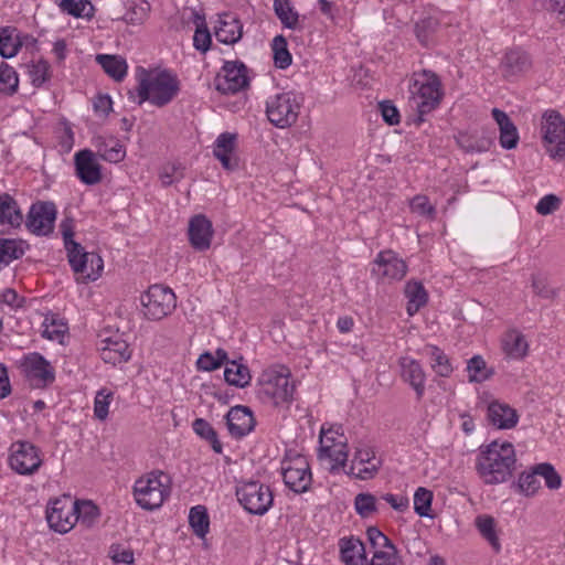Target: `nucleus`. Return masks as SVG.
Returning a JSON list of instances; mask_svg holds the SVG:
<instances>
[{"mask_svg":"<svg viewBox=\"0 0 565 565\" xmlns=\"http://www.w3.org/2000/svg\"><path fill=\"white\" fill-rule=\"evenodd\" d=\"M457 145L468 153L486 152L493 143L492 135L486 130L481 131H459L455 136Z\"/></svg>","mask_w":565,"mask_h":565,"instance_id":"obj_25","label":"nucleus"},{"mask_svg":"<svg viewBox=\"0 0 565 565\" xmlns=\"http://www.w3.org/2000/svg\"><path fill=\"white\" fill-rule=\"evenodd\" d=\"M409 93L416 104L419 121H424V116L439 106L444 96L440 78L428 70L415 74Z\"/></svg>","mask_w":565,"mask_h":565,"instance_id":"obj_4","label":"nucleus"},{"mask_svg":"<svg viewBox=\"0 0 565 565\" xmlns=\"http://www.w3.org/2000/svg\"><path fill=\"white\" fill-rule=\"evenodd\" d=\"M426 354L430 358V365L434 372L443 377H448L454 369L447 354L436 345H427Z\"/></svg>","mask_w":565,"mask_h":565,"instance_id":"obj_40","label":"nucleus"},{"mask_svg":"<svg viewBox=\"0 0 565 565\" xmlns=\"http://www.w3.org/2000/svg\"><path fill=\"white\" fill-rule=\"evenodd\" d=\"M19 87L18 73L8 63L0 62V94L11 96Z\"/></svg>","mask_w":565,"mask_h":565,"instance_id":"obj_47","label":"nucleus"},{"mask_svg":"<svg viewBox=\"0 0 565 565\" xmlns=\"http://www.w3.org/2000/svg\"><path fill=\"white\" fill-rule=\"evenodd\" d=\"M488 419L499 429H510L516 425L518 414L507 404L492 402L488 406Z\"/></svg>","mask_w":565,"mask_h":565,"instance_id":"obj_32","label":"nucleus"},{"mask_svg":"<svg viewBox=\"0 0 565 565\" xmlns=\"http://www.w3.org/2000/svg\"><path fill=\"white\" fill-rule=\"evenodd\" d=\"M225 418L228 433L236 439L248 435L256 425L253 412L249 407L243 405L232 407Z\"/></svg>","mask_w":565,"mask_h":565,"instance_id":"obj_21","label":"nucleus"},{"mask_svg":"<svg viewBox=\"0 0 565 565\" xmlns=\"http://www.w3.org/2000/svg\"><path fill=\"white\" fill-rule=\"evenodd\" d=\"M224 379L230 385L243 388L249 385L252 376L247 365L233 360L225 366Z\"/></svg>","mask_w":565,"mask_h":565,"instance_id":"obj_38","label":"nucleus"},{"mask_svg":"<svg viewBox=\"0 0 565 565\" xmlns=\"http://www.w3.org/2000/svg\"><path fill=\"white\" fill-rule=\"evenodd\" d=\"M532 66V61L526 52L521 49L508 51L500 64L502 75L505 78L516 77L527 72Z\"/></svg>","mask_w":565,"mask_h":565,"instance_id":"obj_23","label":"nucleus"},{"mask_svg":"<svg viewBox=\"0 0 565 565\" xmlns=\"http://www.w3.org/2000/svg\"><path fill=\"white\" fill-rule=\"evenodd\" d=\"M301 99L294 92H282L268 97L266 115L268 120L277 128L291 127L298 119Z\"/></svg>","mask_w":565,"mask_h":565,"instance_id":"obj_5","label":"nucleus"},{"mask_svg":"<svg viewBox=\"0 0 565 565\" xmlns=\"http://www.w3.org/2000/svg\"><path fill=\"white\" fill-rule=\"evenodd\" d=\"M189 523L198 536L204 537L209 532L210 526L206 508L204 505H195L191 508L189 513Z\"/></svg>","mask_w":565,"mask_h":565,"instance_id":"obj_48","label":"nucleus"},{"mask_svg":"<svg viewBox=\"0 0 565 565\" xmlns=\"http://www.w3.org/2000/svg\"><path fill=\"white\" fill-rule=\"evenodd\" d=\"M192 428L198 436L211 445L214 452L222 454L223 445L218 439L216 430L207 420L203 418H196L192 423Z\"/></svg>","mask_w":565,"mask_h":565,"instance_id":"obj_43","label":"nucleus"},{"mask_svg":"<svg viewBox=\"0 0 565 565\" xmlns=\"http://www.w3.org/2000/svg\"><path fill=\"white\" fill-rule=\"evenodd\" d=\"M284 483L297 494L305 493L310 489L312 475L310 466L305 457H297L284 463Z\"/></svg>","mask_w":565,"mask_h":565,"instance_id":"obj_17","label":"nucleus"},{"mask_svg":"<svg viewBox=\"0 0 565 565\" xmlns=\"http://www.w3.org/2000/svg\"><path fill=\"white\" fill-rule=\"evenodd\" d=\"M75 174L86 185H95L103 179L102 166L90 149H82L74 154Z\"/></svg>","mask_w":565,"mask_h":565,"instance_id":"obj_20","label":"nucleus"},{"mask_svg":"<svg viewBox=\"0 0 565 565\" xmlns=\"http://www.w3.org/2000/svg\"><path fill=\"white\" fill-rule=\"evenodd\" d=\"M289 373L266 372L262 375L259 394L275 406L289 404L294 399L295 385Z\"/></svg>","mask_w":565,"mask_h":565,"instance_id":"obj_10","label":"nucleus"},{"mask_svg":"<svg viewBox=\"0 0 565 565\" xmlns=\"http://www.w3.org/2000/svg\"><path fill=\"white\" fill-rule=\"evenodd\" d=\"M333 430L324 433L321 430L320 436V448L318 451V458L320 460L329 459L331 461L330 472H338L341 468H345L349 450L348 441L344 438L335 440Z\"/></svg>","mask_w":565,"mask_h":565,"instance_id":"obj_16","label":"nucleus"},{"mask_svg":"<svg viewBox=\"0 0 565 565\" xmlns=\"http://www.w3.org/2000/svg\"><path fill=\"white\" fill-rule=\"evenodd\" d=\"M433 501V492L419 487L414 494V510L419 516H430L429 511Z\"/></svg>","mask_w":565,"mask_h":565,"instance_id":"obj_55","label":"nucleus"},{"mask_svg":"<svg viewBox=\"0 0 565 565\" xmlns=\"http://www.w3.org/2000/svg\"><path fill=\"white\" fill-rule=\"evenodd\" d=\"M356 513L365 519L377 511L376 497L369 492H362L354 498Z\"/></svg>","mask_w":565,"mask_h":565,"instance_id":"obj_53","label":"nucleus"},{"mask_svg":"<svg viewBox=\"0 0 565 565\" xmlns=\"http://www.w3.org/2000/svg\"><path fill=\"white\" fill-rule=\"evenodd\" d=\"M113 397L114 393L107 388H102L97 392L94 401V416L97 419L105 420L107 418Z\"/></svg>","mask_w":565,"mask_h":565,"instance_id":"obj_54","label":"nucleus"},{"mask_svg":"<svg viewBox=\"0 0 565 565\" xmlns=\"http://www.w3.org/2000/svg\"><path fill=\"white\" fill-rule=\"evenodd\" d=\"M511 487L516 492L525 497H533L541 488L537 475L534 473V466L530 467L529 470L521 472L518 480L514 481Z\"/></svg>","mask_w":565,"mask_h":565,"instance_id":"obj_42","label":"nucleus"},{"mask_svg":"<svg viewBox=\"0 0 565 565\" xmlns=\"http://www.w3.org/2000/svg\"><path fill=\"white\" fill-rule=\"evenodd\" d=\"M212 222L203 214L194 215L189 222V241L196 250H206L213 237Z\"/></svg>","mask_w":565,"mask_h":565,"instance_id":"obj_22","label":"nucleus"},{"mask_svg":"<svg viewBox=\"0 0 565 565\" xmlns=\"http://www.w3.org/2000/svg\"><path fill=\"white\" fill-rule=\"evenodd\" d=\"M23 223V214L17 200L9 193L0 194V224L19 228Z\"/></svg>","mask_w":565,"mask_h":565,"instance_id":"obj_33","label":"nucleus"},{"mask_svg":"<svg viewBox=\"0 0 565 565\" xmlns=\"http://www.w3.org/2000/svg\"><path fill=\"white\" fill-rule=\"evenodd\" d=\"M236 497L244 510L254 515H264L274 503L269 486L256 480L241 481L236 487Z\"/></svg>","mask_w":565,"mask_h":565,"instance_id":"obj_6","label":"nucleus"},{"mask_svg":"<svg viewBox=\"0 0 565 565\" xmlns=\"http://www.w3.org/2000/svg\"><path fill=\"white\" fill-rule=\"evenodd\" d=\"M60 228L70 266L78 275L77 281L88 282L97 280L104 269L103 258L96 253L86 252L79 243L74 241L72 220L63 221Z\"/></svg>","mask_w":565,"mask_h":565,"instance_id":"obj_2","label":"nucleus"},{"mask_svg":"<svg viewBox=\"0 0 565 565\" xmlns=\"http://www.w3.org/2000/svg\"><path fill=\"white\" fill-rule=\"evenodd\" d=\"M515 463L513 445L494 440L480 447L476 458V471L484 484L495 486L507 482L512 477Z\"/></svg>","mask_w":565,"mask_h":565,"instance_id":"obj_1","label":"nucleus"},{"mask_svg":"<svg viewBox=\"0 0 565 565\" xmlns=\"http://www.w3.org/2000/svg\"><path fill=\"white\" fill-rule=\"evenodd\" d=\"M150 9H151V6L148 1L137 0L128 7V9L124 15V20L127 23H130L134 25L142 24L146 21V19L148 18Z\"/></svg>","mask_w":565,"mask_h":565,"instance_id":"obj_49","label":"nucleus"},{"mask_svg":"<svg viewBox=\"0 0 565 565\" xmlns=\"http://www.w3.org/2000/svg\"><path fill=\"white\" fill-rule=\"evenodd\" d=\"M74 515L71 495H63L51 500L46 509L49 526L61 534H65L74 527L76 524Z\"/></svg>","mask_w":565,"mask_h":565,"instance_id":"obj_13","label":"nucleus"},{"mask_svg":"<svg viewBox=\"0 0 565 565\" xmlns=\"http://www.w3.org/2000/svg\"><path fill=\"white\" fill-rule=\"evenodd\" d=\"M382 499L398 512H404L405 510H407L409 504L408 499L403 495L385 493L382 495Z\"/></svg>","mask_w":565,"mask_h":565,"instance_id":"obj_64","label":"nucleus"},{"mask_svg":"<svg viewBox=\"0 0 565 565\" xmlns=\"http://www.w3.org/2000/svg\"><path fill=\"white\" fill-rule=\"evenodd\" d=\"M55 217L54 203L40 201L31 205L26 214L25 226L38 236L49 235L53 231Z\"/></svg>","mask_w":565,"mask_h":565,"instance_id":"obj_18","label":"nucleus"},{"mask_svg":"<svg viewBox=\"0 0 565 565\" xmlns=\"http://www.w3.org/2000/svg\"><path fill=\"white\" fill-rule=\"evenodd\" d=\"M467 371L469 373V382L475 383H482L494 374L492 369H488L481 355H475L468 361Z\"/></svg>","mask_w":565,"mask_h":565,"instance_id":"obj_46","label":"nucleus"},{"mask_svg":"<svg viewBox=\"0 0 565 565\" xmlns=\"http://www.w3.org/2000/svg\"><path fill=\"white\" fill-rule=\"evenodd\" d=\"M382 463L373 447L361 445L356 447L352 463L344 472L360 480H370L377 475Z\"/></svg>","mask_w":565,"mask_h":565,"instance_id":"obj_14","label":"nucleus"},{"mask_svg":"<svg viewBox=\"0 0 565 565\" xmlns=\"http://www.w3.org/2000/svg\"><path fill=\"white\" fill-rule=\"evenodd\" d=\"M561 203L562 201L557 195L546 194L537 202L535 211L540 215H550L559 209Z\"/></svg>","mask_w":565,"mask_h":565,"instance_id":"obj_59","label":"nucleus"},{"mask_svg":"<svg viewBox=\"0 0 565 565\" xmlns=\"http://www.w3.org/2000/svg\"><path fill=\"white\" fill-rule=\"evenodd\" d=\"M273 52H274V63L275 66L285 70L287 68L291 62V54L287 49V41L282 35H277L273 40Z\"/></svg>","mask_w":565,"mask_h":565,"instance_id":"obj_50","label":"nucleus"},{"mask_svg":"<svg viewBox=\"0 0 565 565\" xmlns=\"http://www.w3.org/2000/svg\"><path fill=\"white\" fill-rule=\"evenodd\" d=\"M193 23L195 24V32L193 35V46L202 52L205 53L210 50L212 44V38L211 33L209 31L205 15L201 14L196 11H193Z\"/></svg>","mask_w":565,"mask_h":565,"instance_id":"obj_39","label":"nucleus"},{"mask_svg":"<svg viewBox=\"0 0 565 565\" xmlns=\"http://www.w3.org/2000/svg\"><path fill=\"white\" fill-rule=\"evenodd\" d=\"M88 4V0H61L60 8L68 14L79 18L85 15L84 11Z\"/></svg>","mask_w":565,"mask_h":565,"instance_id":"obj_62","label":"nucleus"},{"mask_svg":"<svg viewBox=\"0 0 565 565\" xmlns=\"http://www.w3.org/2000/svg\"><path fill=\"white\" fill-rule=\"evenodd\" d=\"M492 117L499 126V142L503 149H514L519 142V132L516 126L509 118L507 113L499 108L492 109Z\"/></svg>","mask_w":565,"mask_h":565,"instance_id":"obj_30","label":"nucleus"},{"mask_svg":"<svg viewBox=\"0 0 565 565\" xmlns=\"http://www.w3.org/2000/svg\"><path fill=\"white\" fill-rule=\"evenodd\" d=\"M140 301L142 313L148 320H161L171 315L177 307V297L173 290L162 285H152L145 291Z\"/></svg>","mask_w":565,"mask_h":565,"instance_id":"obj_7","label":"nucleus"},{"mask_svg":"<svg viewBox=\"0 0 565 565\" xmlns=\"http://www.w3.org/2000/svg\"><path fill=\"white\" fill-rule=\"evenodd\" d=\"M136 92L138 105L148 100L157 107H163L171 103L180 92V82L177 75L166 70L154 75L143 71Z\"/></svg>","mask_w":565,"mask_h":565,"instance_id":"obj_3","label":"nucleus"},{"mask_svg":"<svg viewBox=\"0 0 565 565\" xmlns=\"http://www.w3.org/2000/svg\"><path fill=\"white\" fill-rule=\"evenodd\" d=\"M527 342L524 335L516 331H509L503 339L504 352L513 359H523L527 353Z\"/></svg>","mask_w":565,"mask_h":565,"instance_id":"obj_41","label":"nucleus"},{"mask_svg":"<svg viewBox=\"0 0 565 565\" xmlns=\"http://www.w3.org/2000/svg\"><path fill=\"white\" fill-rule=\"evenodd\" d=\"M28 247V244L22 239L0 238V270L13 260L21 258Z\"/></svg>","mask_w":565,"mask_h":565,"instance_id":"obj_36","label":"nucleus"},{"mask_svg":"<svg viewBox=\"0 0 565 565\" xmlns=\"http://www.w3.org/2000/svg\"><path fill=\"white\" fill-rule=\"evenodd\" d=\"M236 138L235 134L222 132L214 142L213 154L226 170L237 168V160L233 158L236 148Z\"/></svg>","mask_w":565,"mask_h":565,"instance_id":"obj_26","label":"nucleus"},{"mask_svg":"<svg viewBox=\"0 0 565 565\" xmlns=\"http://www.w3.org/2000/svg\"><path fill=\"white\" fill-rule=\"evenodd\" d=\"M405 297L407 298V313L414 316L428 301V294L424 285L418 280H409L405 285Z\"/></svg>","mask_w":565,"mask_h":565,"instance_id":"obj_34","label":"nucleus"},{"mask_svg":"<svg viewBox=\"0 0 565 565\" xmlns=\"http://www.w3.org/2000/svg\"><path fill=\"white\" fill-rule=\"evenodd\" d=\"M379 110L383 120L390 125L395 126L401 121V115L396 106L391 100H383L379 103Z\"/></svg>","mask_w":565,"mask_h":565,"instance_id":"obj_60","label":"nucleus"},{"mask_svg":"<svg viewBox=\"0 0 565 565\" xmlns=\"http://www.w3.org/2000/svg\"><path fill=\"white\" fill-rule=\"evenodd\" d=\"M96 61L99 63L105 73L117 82L124 79L127 74L128 66L126 60L121 56L99 54L96 56Z\"/></svg>","mask_w":565,"mask_h":565,"instance_id":"obj_37","label":"nucleus"},{"mask_svg":"<svg viewBox=\"0 0 565 565\" xmlns=\"http://www.w3.org/2000/svg\"><path fill=\"white\" fill-rule=\"evenodd\" d=\"M274 11L281 24L287 28L295 30L299 24V14L291 7L289 0H274Z\"/></svg>","mask_w":565,"mask_h":565,"instance_id":"obj_45","label":"nucleus"},{"mask_svg":"<svg viewBox=\"0 0 565 565\" xmlns=\"http://www.w3.org/2000/svg\"><path fill=\"white\" fill-rule=\"evenodd\" d=\"M35 42L30 35L21 36L18 29L13 26H4L0 29V56L2 58H11L19 53V50L26 42Z\"/></svg>","mask_w":565,"mask_h":565,"instance_id":"obj_29","label":"nucleus"},{"mask_svg":"<svg viewBox=\"0 0 565 565\" xmlns=\"http://www.w3.org/2000/svg\"><path fill=\"white\" fill-rule=\"evenodd\" d=\"M74 518L76 522L81 521L87 527L96 523L99 518V509L92 501L73 500Z\"/></svg>","mask_w":565,"mask_h":565,"instance_id":"obj_44","label":"nucleus"},{"mask_svg":"<svg viewBox=\"0 0 565 565\" xmlns=\"http://www.w3.org/2000/svg\"><path fill=\"white\" fill-rule=\"evenodd\" d=\"M243 24L238 18L232 13L220 15L218 25L215 26L216 40L224 44H234L242 39Z\"/></svg>","mask_w":565,"mask_h":565,"instance_id":"obj_27","label":"nucleus"},{"mask_svg":"<svg viewBox=\"0 0 565 565\" xmlns=\"http://www.w3.org/2000/svg\"><path fill=\"white\" fill-rule=\"evenodd\" d=\"M541 131L546 151L554 160L565 159V120L556 110H547L542 117Z\"/></svg>","mask_w":565,"mask_h":565,"instance_id":"obj_9","label":"nucleus"},{"mask_svg":"<svg viewBox=\"0 0 565 565\" xmlns=\"http://www.w3.org/2000/svg\"><path fill=\"white\" fill-rule=\"evenodd\" d=\"M341 561L345 565H366V553L363 542L354 536L339 541Z\"/></svg>","mask_w":565,"mask_h":565,"instance_id":"obj_31","label":"nucleus"},{"mask_svg":"<svg viewBox=\"0 0 565 565\" xmlns=\"http://www.w3.org/2000/svg\"><path fill=\"white\" fill-rule=\"evenodd\" d=\"M534 473H536L537 477H542L546 487L551 490H557L562 486V478L559 473L550 462H541L534 465Z\"/></svg>","mask_w":565,"mask_h":565,"instance_id":"obj_52","label":"nucleus"},{"mask_svg":"<svg viewBox=\"0 0 565 565\" xmlns=\"http://www.w3.org/2000/svg\"><path fill=\"white\" fill-rule=\"evenodd\" d=\"M497 521L489 514H479L475 519V526L480 535L491 545L495 553L501 551V543L498 536Z\"/></svg>","mask_w":565,"mask_h":565,"instance_id":"obj_35","label":"nucleus"},{"mask_svg":"<svg viewBox=\"0 0 565 565\" xmlns=\"http://www.w3.org/2000/svg\"><path fill=\"white\" fill-rule=\"evenodd\" d=\"M21 366L25 376L30 381H34L38 387H45L55 381L54 367L38 352L25 355Z\"/></svg>","mask_w":565,"mask_h":565,"instance_id":"obj_19","label":"nucleus"},{"mask_svg":"<svg viewBox=\"0 0 565 565\" xmlns=\"http://www.w3.org/2000/svg\"><path fill=\"white\" fill-rule=\"evenodd\" d=\"M371 273L379 280H401L407 273V265L395 252L385 249L372 262Z\"/></svg>","mask_w":565,"mask_h":565,"instance_id":"obj_15","label":"nucleus"},{"mask_svg":"<svg viewBox=\"0 0 565 565\" xmlns=\"http://www.w3.org/2000/svg\"><path fill=\"white\" fill-rule=\"evenodd\" d=\"M214 85L222 94H236L249 85L247 67L239 61H227L217 73Z\"/></svg>","mask_w":565,"mask_h":565,"instance_id":"obj_11","label":"nucleus"},{"mask_svg":"<svg viewBox=\"0 0 565 565\" xmlns=\"http://www.w3.org/2000/svg\"><path fill=\"white\" fill-rule=\"evenodd\" d=\"M411 210L420 216L434 218L436 215V209L429 203L426 195H416L411 201Z\"/></svg>","mask_w":565,"mask_h":565,"instance_id":"obj_58","label":"nucleus"},{"mask_svg":"<svg viewBox=\"0 0 565 565\" xmlns=\"http://www.w3.org/2000/svg\"><path fill=\"white\" fill-rule=\"evenodd\" d=\"M184 168L181 163H167L162 167L159 178L163 186H169L184 178Z\"/></svg>","mask_w":565,"mask_h":565,"instance_id":"obj_56","label":"nucleus"},{"mask_svg":"<svg viewBox=\"0 0 565 565\" xmlns=\"http://www.w3.org/2000/svg\"><path fill=\"white\" fill-rule=\"evenodd\" d=\"M49 71L50 65L46 61L41 60L36 63H33L29 71L33 86L40 87L43 85L50 78Z\"/></svg>","mask_w":565,"mask_h":565,"instance_id":"obj_57","label":"nucleus"},{"mask_svg":"<svg viewBox=\"0 0 565 565\" xmlns=\"http://www.w3.org/2000/svg\"><path fill=\"white\" fill-rule=\"evenodd\" d=\"M100 356L105 363L117 365L127 362L131 352L128 343L119 337L107 338L102 341Z\"/></svg>","mask_w":565,"mask_h":565,"instance_id":"obj_28","label":"nucleus"},{"mask_svg":"<svg viewBox=\"0 0 565 565\" xmlns=\"http://www.w3.org/2000/svg\"><path fill=\"white\" fill-rule=\"evenodd\" d=\"M438 28V21L435 18L427 17L415 24V33L418 41L424 46H429L433 43V35Z\"/></svg>","mask_w":565,"mask_h":565,"instance_id":"obj_51","label":"nucleus"},{"mask_svg":"<svg viewBox=\"0 0 565 565\" xmlns=\"http://www.w3.org/2000/svg\"><path fill=\"white\" fill-rule=\"evenodd\" d=\"M47 320L49 319L46 318L43 322V338L49 340H56L65 333L66 327L64 323H56V321L52 319L51 323L49 324Z\"/></svg>","mask_w":565,"mask_h":565,"instance_id":"obj_63","label":"nucleus"},{"mask_svg":"<svg viewBox=\"0 0 565 565\" xmlns=\"http://www.w3.org/2000/svg\"><path fill=\"white\" fill-rule=\"evenodd\" d=\"M126 156V149L125 147L118 141L111 139V146L108 150H103L100 152V158L105 161L117 163L125 159Z\"/></svg>","mask_w":565,"mask_h":565,"instance_id":"obj_61","label":"nucleus"},{"mask_svg":"<svg viewBox=\"0 0 565 565\" xmlns=\"http://www.w3.org/2000/svg\"><path fill=\"white\" fill-rule=\"evenodd\" d=\"M162 472H151L135 482L134 497L140 508L154 510L162 505L169 495V488L162 483Z\"/></svg>","mask_w":565,"mask_h":565,"instance_id":"obj_8","label":"nucleus"},{"mask_svg":"<svg viewBox=\"0 0 565 565\" xmlns=\"http://www.w3.org/2000/svg\"><path fill=\"white\" fill-rule=\"evenodd\" d=\"M401 375L416 393L417 399H420L425 393L426 375L420 363L412 358H401Z\"/></svg>","mask_w":565,"mask_h":565,"instance_id":"obj_24","label":"nucleus"},{"mask_svg":"<svg viewBox=\"0 0 565 565\" xmlns=\"http://www.w3.org/2000/svg\"><path fill=\"white\" fill-rule=\"evenodd\" d=\"M9 463L20 475H33L42 466L40 449L26 440L15 441L11 446Z\"/></svg>","mask_w":565,"mask_h":565,"instance_id":"obj_12","label":"nucleus"}]
</instances>
